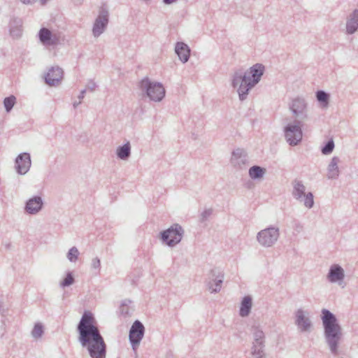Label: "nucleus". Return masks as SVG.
Segmentation results:
<instances>
[{"mask_svg": "<svg viewBox=\"0 0 358 358\" xmlns=\"http://www.w3.org/2000/svg\"><path fill=\"white\" fill-rule=\"evenodd\" d=\"M346 33L353 34L358 30V9H355L346 19Z\"/></svg>", "mask_w": 358, "mask_h": 358, "instance_id": "aec40b11", "label": "nucleus"}, {"mask_svg": "<svg viewBox=\"0 0 358 358\" xmlns=\"http://www.w3.org/2000/svg\"><path fill=\"white\" fill-rule=\"evenodd\" d=\"M338 358H343V357H338Z\"/></svg>", "mask_w": 358, "mask_h": 358, "instance_id": "49530a36", "label": "nucleus"}, {"mask_svg": "<svg viewBox=\"0 0 358 358\" xmlns=\"http://www.w3.org/2000/svg\"><path fill=\"white\" fill-rule=\"evenodd\" d=\"M178 0H163V3L166 5H171L176 2H177Z\"/></svg>", "mask_w": 358, "mask_h": 358, "instance_id": "79ce46f5", "label": "nucleus"}, {"mask_svg": "<svg viewBox=\"0 0 358 358\" xmlns=\"http://www.w3.org/2000/svg\"><path fill=\"white\" fill-rule=\"evenodd\" d=\"M36 0H20V1L24 4H32Z\"/></svg>", "mask_w": 358, "mask_h": 358, "instance_id": "37998d69", "label": "nucleus"}, {"mask_svg": "<svg viewBox=\"0 0 358 358\" xmlns=\"http://www.w3.org/2000/svg\"><path fill=\"white\" fill-rule=\"evenodd\" d=\"M31 166V156L28 152H22L17 155L15 160V169L20 175L26 174Z\"/></svg>", "mask_w": 358, "mask_h": 358, "instance_id": "2eb2a0df", "label": "nucleus"}, {"mask_svg": "<svg viewBox=\"0 0 358 358\" xmlns=\"http://www.w3.org/2000/svg\"><path fill=\"white\" fill-rule=\"evenodd\" d=\"M144 334L145 327L143 324L139 320H136L132 324L129 334V340L134 352L136 351L141 340L144 336Z\"/></svg>", "mask_w": 358, "mask_h": 358, "instance_id": "9d476101", "label": "nucleus"}, {"mask_svg": "<svg viewBox=\"0 0 358 358\" xmlns=\"http://www.w3.org/2000/svg\"><path fill=\"white\" fill-rule=\"evenodd\" d=\"M280 234L279 227L271 225L257 234V241L263 248H271L278 242Z\"/></svg>", "mask_w": 358, "mask_h": 358, "instance_id": "423d86ee", "label": "nucleus"}, {"mask_svg": "<svg viewBox=\"0 0 358 358\" xmlns=\"http://www.w3.org/2000/svg\"><path fill=\"white\" fill-rule=\"evenodd\" d=\"M252 306V301L250 296L243 297L240 307L239 315L242 317L249 315Z\"/></svg>", "mask_w": 358, "mask_h": 358, "instance_id": "393cba45", "label": "nucleus"}, {"mask_svg": "<svg viewBox=\"0 0 358 358\" xmlns=\"http://www.w3.org/2000/svg\"><path fill=\"white\" fill-rule=\"evenodd\" d=\"M292 196L298 201H302L303 196L306 194V187L300 180H295L292 182Z\"/></svg>", "mask_w": 358, "mask_h": 358, "instance_id": "b1692460", "label": "nucleus"}, {"mask_svg": "<svg viewBox=\"0 0 358 358\" xmlns=\"http://www.w3.org/2000/svg\"><path fill=\"white\" fill-rule=\"evenodd\" d=\"M184 234L185 231L182 226L175 223L167 229L161 231L159 236L164 244L173 248L180 243Z\"/></svg>", "mask_w": 358, "mask_h": 358, "instance_id": "39448f33", "label": "nucleus"}, {"mask_svg": "<svg viewBox=\"0 0 358 358\" xmlns=\"http://www.w3.org/2000/svg\"><path fill=\"white\" fill-rule=\"evenodd\" d=\"M22 22L20 18H13L9 22V32L13 38H19L22 34Z\"/></svg>", "mask_w": 358, "mask_h": 358, "instance_id": "5701e85b", "label": "nucleus"}, {"mask_svg": "<svg viewBox=\"0 0 358 358\" xmlns=\"http://www.w3.org/2000/svg\"><path fill=\"white\" fill-rule=\"evenodd\" d=\"M251 333L252 336L251 354L261 353L265 348V333L259 325H253L251 328Z\"/></svg>", "mask_w": 358, "mask_h": 358, "instance_id": "6e6552de", "label": "nucleus"}, {"mask_svg": "<svg viewBox=\"0 0 358 358\" xmlns=\"http://www.w3.org/2000/svg\"><path fill=\"white\" fill-rule=\"evenodd\" d=\"M321 320L324 329V338L330 352L334 356L341 353L340 345L343 334V329L336 315L327 309H322Z\"/></svg>", "mask_w": 358, "mask_h": 358, "instance_id": "7ed1b4c3", "label": "nucleus"}, {"mask_svg": "<svg viewBox=\"0 0 358 358\" xmlns=\"http://www.w3.org/2000/svg\"><path fill=\"white\" fill-rule=\"evenodd\" d=\"M212 213L213 210L210 208L204 210L201 214V221L204 222L208 220V218L211 215Z\"/></svg>", "mask_w": 358, "mask_h": 358, "instance_id": "c9c22d12", "label": "nucleus"}, {"mask_svg": "<svg viewBox=\"0 0 358 358\" xmlns=\"http://www.w3.org/2000/svg\"><path fill=\"white\" fill-rule=\"evenodd\" d=\"M264 72V66L256 64L250 69H238L234 71L231 79V85L237 89L240 101H245L249 92L260 81Z\"/></svg>", "mask_w": 358, "mask_h": 358, "instance_id": "f03ea898", "label": "nucleus"}, {"mask_svg": "<svg viewBox=\"0 0 358 358\" xmlns=\"http://www.w3.org/2000/svg\"><path fill=\"white\" fill-rule=\"evenodd\" d=\"M230 163L236 169H245L249 164V158L245 150L241 148H235L231 152Z\"/></svg>", "mask_w": 358, "mask_h": 358, "instance_id": "f8f14e48", "label": "nucleus"}, {"mask_svg": "<svg viewBox=\"0 0 358 358\" xmlns=\"http://www.w3.org/2000/svg\"><path fill=\"white\" fill-rule=\"evenodd\" d=\"M254 358H266L264 350H262L261 353L259 354H252Z\"/></svg>", "mask_w": 358, "mask_h": 358, "instance_id": "58836bf2", "label": "nucleus"}, {"mask_svg": "<svg viewBox=\"0 0 358 358\" xmlns=\"http://www.w3.org/2000/svg\"><path fill=\"white\" fill-rule=\"evenodd\" d=\"M43 206V201L40 196H34L26 202L24 210L30 215H36L39 213Z\"/></svg>", "mask_w": 358, "mask_h": 358, "instance_id": "a211bd4d", "label": "nucleus"}, {"mask_svg": "<svg viewBox=\"0 0 358 358\" xmlns=\"http://www.w3.org/2000/svg\"><path fill=\"white\" fill-rule=\"evenodd\" d=\"M138 87L143 95L155 102L161 101L166 94L165 88L161 83L152 81L148 77L139 82Z\"/></svg>", "mask_w": 358, "mask_h": 358, "instance_id": "20e7f679", "label": "nucleus"}, {"mask_svg": "<svg viewBox=\"0 0 358 358\" xmlns=\"http://www.w3.org/2000/svg\"><path fill=\"white\" fill-rule=\"evenodd\" d=\"M175 52L182 63H186L189 60L190 49L185 43L177 42L175 46Z\"/></svg>", "mask_w": 358, "mask_h": 358, "instance_id": "4be33fe9", "label": "nucleus"}, {"mask_svg": "<svg viewBox=\"0 0 358 358\" xmlns=\"http://www.w3.org/2000/svg\"><path fill=\"white\" fill-rule=\"evenodd\" d=\"M86 91H87L86 89L81 90L80 94L78 95V99L80 101H82V99L84 98Z\"/></svg>", "mask_w": 358, "mask_h": 358, "instance_id": "ea45409f", "label": "nucleus"}, {"mask_svg": "<svg viewBox=\"0 0 358 358\" xmlns=\"http://www.w3.org/2000/svg\"><path fill=\"white\" fill-rule=\"evenodd\" d=\"M344 278V269L338 264H332L327 275L328 281L331 283H338L339 285H341Z\"/></svg>", "mask_w": 358, "mask_h": 358, "instance_id": "f3484780", "label": "nucleus"}, {"mask_svg": "<svg viewBox=\"0 0 358 358\" xmlns=\"http://www.w3.org/2000/svg\"><path fill=\"white\" fill-rule=\"evenodd\" d=\"M304 206L308 208H313L314 205L313 194L311 192H308L303 196L302 201Z\"/></svg>", "mask_w": 358, "mask_h": 358, "instance_id": "473e14b6", "label": "nucleus"}, {"mask_svg": "<svg viewBox=\"0 0 358 358\" xmlns=\"http://www.w3.org/2000/svg\"><path fill=\"white\" fill-rule=\"evenodd\" d=\"M91 266L92 268L99 270L101 267V262L99 258L95 257L92 259Z\"/></svg>", "mask_w": 358, "mask_h": 358, "instance_id": "e433bc0d", "label": "nucleus"}, {"mask_svg": "<svg viewBox=\"0 0 358 358\" xmlns=\"http://www.w3.org/2000/svg\"><path fill=\"white\" fill-rule=\"evenodd\" d=\"M266 169L259 166H252L249 169L248 174L251 179L257 180L262 178L266 173Z\"/></svg>", "mask_w": 358, "mask_h": 358, "instance_id": "cd10ccee", "label": "nucleus"}, {"mask_svg": "<svg viewBox=\"0 0 358 358\" xmlns=\"http://www.w3.org/2000/svg\"><path fill=\"white\" fill-rule=\"evenodd\" d=\"M74 282V278L71 272H68L66 278L60 283V286L66 287L71 285Z\"/></svg>", "mask_w": 358, "mask_h": 358, "instance_id": "f704fd0d", "label": "nucleus"}, {"mask_svg": "<svg viewBox=\"0 0 358 358\" xmlns=\"http://www.w3.org/2000/svg\"><path fill=\"white\" fill-rule=\"evenodd\" d=\"M317 101L322 108H327L329 105L330 94L324 90H318L315 93Z\"/></svg>", "mask_w": 358, "mask_h": 358, "instance_id": "a878e982", "label": "nucleus"}, {"mask_svg": "<svg viewBox=\"0 0 358 358\" xmlns=\"http://www.w3.org/2000/svg\"><path fill=\"white\" fill-rule=\"evenodd\" d=\"M108 22L109 12L106 8L101 7L92 27V34L95 38L100 36L105 31Z\"/></svg>", "mask_w": 358, "mask_h": 358, "instance_id": "1a4fd4ad", "label": "nucleus"}, {"mask_svg": "<svg viewBox=\"0 0 358 358\" xmlns=\"http://www.w3.org/2000/svg\"><path fill=\"white\" fill-rule=\"evenodd\" d=\"M40 41L44 45H55L59 43V38L47 28H41L38 32Z\"/></svg>", "mask_w": 358, "mask_h": 358, "instance_id": "6ab92c4d", "label": "nucleus"}, {"mask_svg": "<svg viewBox=\"0 0 358 358\" xmlns=\"http://www.w3.org/2000/svg\"><path fill=\"white\" fill-rule=\"evenodd\" d=\"M77 331L78 342L87 350L91 358H106V344L92 313L84 312L77 326Z\"/></svg>", "mask_w": 358, "mask_h": 358, "instance_id": "f257e3e1", "label": "nucleus"}, {"mask_svg": "<svg viewBox=\"0 0 358 358\" xmlns=\"http://www.w3.org/2000/svg\"><path fill=\"white\" fill-rule=\"evenodd\" d=\"M43 334V327L41 324L37 323L34 325L31 331V336L35 338H38L42 336Z\"/></svg>", "mask_w": 358, "mask_h": 358, "instance_id": "72a5a7b5", "label": "nucleus"}, {"mask_svg": "<svg viewBox=\"0 0 358 358\" xmlns=\"http://www.w3.org/2000/svg\"><path fill=\"white\" fill-rule=\"evenodd\" d=\"M131 303L130 300L125 299L122 301L121 305L120 306V313L123 316H129L130 315L129 313V304Z\"/></svg>", "mask_w": 358, "mask_h": 358, "instance_id": "2f4dec72", "label": "nucleus"}, {"mask_svg": "<svg viewBox=\"0 0 358 358\" xmlns=\"http://www.w3.org/2000/svg\"><path fill=\"white\" fill-rule=\"evenodd\" d=\"M117 156L122 160H127L131 155V145L129 142L119 146L116 150Z\"/></svg>", "mask_w": 358, "mask_h": 358, "instance_id": "bb28decb", "label": "nucleus"}, {"mask_svg": "<svg viewBox=\"0 0 358 358\" xmlns=\"http://www.w3.org/2000/svg\"><path fill=\"white\" fill-rule=\"evenodd\" d=\"M341 162L338 157H333L327 166V177L328 179H337L340 175L338 164Z\"/></svg>", "mask_w": 358, "mask_h": 358, "instance_id": "412c9836", "label": "nucleus"}, {"mask_svg": "<svg viewBox=\"0 0 358 358\" xmlns=\"http://www.w3.org/2000/svg\"><path fill=\"white\" fill-rule=\"evenodd\" d=\"M64 71L59 66H52L48 69L45 76V83L50 86H57L59 85L63 78Z\"/></svg>", "mask_w": 358, "mask_h": 358, "instance_id": "dca6fc26", "label": "nucleus"}, {"mask_svg": "<svg viewBox=\"0 0 358 358\" xmlns=\"http://www.w3.org/2000/svg\"><path fill=\"white\" fill-rule=\"evenodd\" d=\"M80 255V252L78 249L73 246L71 248L69 252L66 254V258L71 263H75L78 259V256Z\"/></svg>", "mask_w": 358, "mask_h": 358, "instance_id": "c85d7f7f", "label": "nucleus"}, {"mask_svg": "<svg viewBox=\"0 0 358 358\" xmlns=\"http://www.w3.org/2000/svg\"><path fill=\"white\" fill-rule=\"evenodd\" d=\"M302 228H303V226L299 222H297L295 224L294 229L298 232H300L301 231Z\"/></svg>", "mask_w": 358, "mask_h": 358, "instance_id": "a19ab883", "label": "nucleus"}, {"mask_svg": "<svg viewBox=\"0 0 358 358\" xmlns=\"http://www.w3.org/2000/svg\"><path fill=\"white\" fill-rule=\"evenodd\" d=\"M224 280V273L217 269L210 270L208 278L206 280L208 289L211 293H217L221 290L222 284Z\"/></svg>", "mask_w": 358, "mask_h": 358, "instance_id": "ddd939ff", "label": "nucleus"}, {"mask_svg": "<svg viewBox=\"0 0 358 358\" xmlns=\"http://www.w3.org/2000/svg\"><path fill=\"white\" fill-rule=\"evenodd\" d=\"M47 2V0H41V5H45Z\"/></svg>", "mask_w": 358, "mask_h": 358, "instance_id": "a18cd8bd", "label": "nucleus"}, {"mask_svg": "<svg viewBox=\"0 0 358 358\" xmlns=\"http://www.w3.org/2000/svg\"><path fill=\"white\" fill-rule=\"evenodd\" d=\"M96 88V84L93 80H90L87 83V87H86V90H89L90 92L94 91Z\"/></svg>", "mask_w": 358, "mask_h": 358, "instance_id": "4c0bfd02", "label": "nucleus"}, {"mask_svg": "<svg viewBox=\"0 0 358 358\" xmlns=\"http://www.w3.org/2000/svg\"><path fill=\"white\" fill-rule=\"evenodd\" d=\"M80 103H81V101H80V100H79V101H78V102H76H76H74V103H73V108H76L78 107V106H79Z\"/></svg>", "mask_w": 358, "mask_h": 358, "instance_id": "c03bdc74", "label": "nucleus"}, {"mask_svg": "<svg viewBox=\"0 0 358 358\" xmlns=\"http://www.w3.org/2000/svg\"><path fill=\"white\" fill-rule=\"evenodd\" d=\"M16 103V98L13 95L6 97L3 100V106L7 113H9Z\"/></svg>", "mask_w": 358, "mask_h": 358, "instance_id": "c756f323", "label": "nucleus"}, {"mask_svg": "<svg viewBox=\"0 0 358 358\" xmlns=\"http://www.w3.org/2000/svg\"><path fill=\"white\" fill-rule=\"evenodd\" d=\"M334 147H335L334 141L333 138H331L322 148L321 152L324 155H329L333 152Z\"/></svg>", "mask_w": 358, "mask_h": 358, "instance_id": "7c9ffc66", "label": "nucleus"}, {"mask_svg": "<svg viewBox=\"0 0 358 358\" xmlns=\"http://www.w3.org/2000/svg\"><path fill=\"white\" fill-rule=\"evenodd\" d=\"M301 122L295 120L293 122L288 123L283 129L284 137L290 146L299 145L303 138Z\"/></svg>", "mask_w": 358, "mask_h": 358, "instance_id": "0eeeda50", "label": "nucleus"}, {"mask_svg": "<svg viewBox=\"0 0 358 358\" xmlns=\"http://www.w3.org/2000/svg\"><path fill=\"white\" fill-rule=\"evenodd\" d=\"M294 324L298 330L301 333L310 332L313 329V323L308 316V313L302 308L297 309L294 313Z\"/></svg>", "mask_w": 358, "mask_h": 358, "instance_id": "9b49d317", "label": "nucleus"}, {"mask_svg": "<svg viewBox=\"0 0 358 358\" xmlns=\"http://www.w3.org/2000/svg\"><path fill=\"white\" fill-rule=\"evenodd\" d=\"M307 102L303 97H296L289 103V109L296 117H301L303 120L308 118Z\"/></svg>", "mask_w": 358, "mask_h": 358, "instance_id": "4468645a", "label": "nucleus"}]
</instances>
